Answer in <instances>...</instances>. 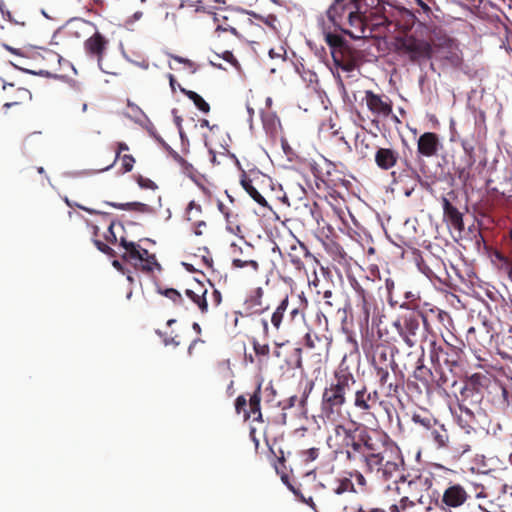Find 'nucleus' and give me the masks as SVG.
<instances>
[{
    "label": "nucleus",
    "instance_id": "nucleus-9",
    "mask_svg": "<svg viewBox=\"0 0 512 512\" xmlns=\"http://www.w3.org/2000/svg\"><path fill=\"white\" fill-rule=\"evenodd\" d=\"M399 50L411 61H421L432 58L433 45L414 36H406L399 41Z\"/></svg>",
    "mask_w": 512,
    "mask_h": 512
},
{
    "label": "nucleus",
    "instance_id": "nucleus-52",
    "mask_svg": "<svg viewBox=\"0 0 512 512\" xmlns=\"http://www.w3.org/2000/svg\"><path fill=\"white\" fill-rule=\"evenodd\" d=\"M170 133L167 135V138L173 145H176L179 141L183 143L184 141V132L183 130H168Z\"/></svg>",
    "mask_w": 512,
    "mask_h": 512
},
{
    "label": "nucleus",
    "instance_id": "nucleus-55",
    "mask_svg": "<svg viewBox=\"0 0 512 512\" xmlns=\"http://www.w3.org/2000/svg\"><path fill=\"white\" fill-rule=\"evenodd\" d=\"M137 183L141 188L144 189H156V184L149 178H145L143 176H138Z\"/></svg>",
    "mask_w": 512,
    "mask_h": 512
},
{
    "label": "nucleus",
    "instance_id": "nucleus-63",
    "mask_svg": "<svg viewBox=\"0 0 512 512\" xmlns=\"http://www.w3.org/2000/svg\"><path fill=\"white\" fill-rule=\"evenodd\" d=\"M436 373H439L440 376L439 378L436 380V384L439 388H444V386L447 384L448 382V378L444 375V373L441 371V367L438 368V371Z\"/></svg>",
    "mask_w": 512,
    "mask_h": 512
},
{
    "label": "nucleus",
    "instance_id": "nucleus-26",
    "mask_svg": "<svg viewBox=\"0 0 512 512\" xmlns=\"http://www.w3.org/2000/svg\"><path fill=\"white\" fill-rule=\"evenodd\" d=\"M328 345L327 338L321 337L315 332H308L304 337V346L319 356L328 352Z\"/></svg>",
    "mask_w": 512,
    "mask_h": 512
},
{
    "label": "nucleus",
    "instance_id": "nucleus-6",
    "mask_svg": "<svg viewBox=\"0 0 512 512\" xmlns=\"http://www.w3.org/2000/svg\"><path fill=\"white\" fill-rule=\"evenodd\" d=\"M362 101L365 102L367 108L371 111L374 116L372 122L377 126L380 124L386 126L399 122L398 118L392 114V107L388 97L380 96L367 90Z\"/></svg>",
    "mask_w": 512,
    "mask_h": 512
},
{
    "label": "nucleus",
    "instance_id": "nucleus-44",
    "mask_svg": "<svg viewBox=\"0 0 512 512\" xmlns=\"http://www.w3.org/2000/svg\"><path fill=\"white\" fill-rule=\"evenodd\" d=\"M289 490L298 498L299 501L302 503H305L309 507H311L313 510L316 511V504L314 503L312 497L306 498L298 488H295L293 485H289Z\"/></svg>",
    "mask_w": 512,
    "mask_h": 512
},
{
    "label": "nucleus",
    "instance_id": "nucleus-40",
    "mask_svg": "<svg viewBox=\"0 0 512 512\" xmlns=\"http://www.w3.org/2000/svg\"><path fill=\"white\" fill-rule=\"evenodd\" d=\"M182 91L188 96L189 99H191L194 102L195 106L199 110L205 113L209 111V104L196 92L186 91L184 89Z\"/></svg>",
    "mask_w": 512,
    "mask_h": 512
},
{
    "label": "nucleus",
    "instance_id": "nucleus-17",
    "mask_svg": "<svg viewBox=\"0 0 512 512\" xmlns=\"http://www.w3.org/2000/svg\"><path fill=\"white\" fill-rule=\"evenodd\" d=\"M263 294L264 291L261 287L253 290L244 300L241 305V309L236 314L241 317H249L253 315L262 314L268 309V306L263 305Z\"/></svg>",
    "mask_w": 512,
    "mask_h": 512
},
{
    "label": "nucleus",
    "instance_id": "nucleus-12",
    "mask_svg": "<svg viewBox=\"0 0 512 512\" xmlns=\"http://www.w3.org/2000/svg\"><path fill=\"white\" fill-rule=\"evenodd\" d=\"M475 443L476 440L473 432L470 430H459L450 436L447 450L450 451L454 458H460L465 453L471 451Z\"/></svg>",
    "mask_w": 512,
    "mask_h": 512
},
{
    "label": "nucleus",
    "instance_id": "nucleus-14",
    "mask_svg": "<svg viewBox=\"0 0 512 512\" xmlns=\"http://www.w3.org/2000/svg\"><path fill=\"white\" fill-rule=\"evenodd\" d=\"M420 271L429 279L444 283L447 279V271L444 262L435 255H429L418 263Z\"/></svg>",
    "mask_w": 512,
    "mask_h": 512
},
{
    "label": "nucleus",
    "instance_id": "nucleus-48",
    "mask_svg": "<svg viewBox=\"0 0 512 512\" xmlns=\"http://www.w3.org/2000/svg\"><path fill=\"white\" fill-rule=\"evenodd\" d=\"M351 512H386V510L380 507L370 506L368 504H357L351 507Z\"/></svg>",
    "mask_w": 512,
    "mask_h": 512
},
{
    "label": "nucleus",
    "instance_id": "nucleus-5",
    "mask_svg": "<svg viewBox=\"0 0 512 512\" xmlns=\"http://www.w3.org/2000/svg\"><path fill=\"white\" fill-rule=\"evenodd\" d=\"M363 350L371 357V365L373 368L379 367H397L394 359V351L396 348L386 340L381 339V335L377 339H365L362 341Z\"/></svg>",
    "mask_w": 512,
    "mask_h": 512
},
{
    "label": "nucleus",
    "instance_id": "nucleus-36",
    "mask_svg": "<svg viewBox=\"0 0 512 512\" xmlns=\"http://www.w3.org/2000/svg\"><path fill=\"white\" fill-rule=\"evenodd\" d=\"M127 115L133 119L135 124L141 126L142 128H147L149 119L137 105L129 102L127 107Z\"/></svg>",
    "mask_w": 512,
    "mask_h": 512
},
{
    "label": "nucleus",
    "instance_id": "nucleus-62",
    "mask_svg": "<svg viewBox=\"0 0 512 512\" xmlns=\"http://www.w3.org/2000/svg\"><path fill=\"white\" fill-rule=\"evenodd\" d=\"M2 47H3L6 51H8V52H10V53H12V54H14V55H16V56L26 57V54H25L21 49L14 48V47H12V46H10V45H8V44H5V43H4V44H2Z\"/></svg>",
    "mask_w": 512,
    "mask_h": 512
},
{
    "label": "nucleus",
    "instance_id": "nucleus-54",
    "mask_svg": "<svg viewBox=\"0 0 512 512\" xmlns=\"http://www.w3.org/2000/svg\"><path fill=\"white\" fill-rule=\"evenodd\" d=\"M484 379V376L481 374H473L465 383V385L471 387V388H478L482 386L481 381Z\"/></svg>",
    "mask_w": 512,
    "mask_h": 512
},
{
    "label": "nucleus",
    "instance_id": "nucleus-2",
    "mask_svg": "<svg viewBox=\"0 0 512 512\" xmlns=\"http://www.w3.org/2000/svg\"><path fill=\"white\" fill-rule=\"evenodd\" d=\"M355 376L347 368H341L334 374V380L326 387L322 394L321 417L324 422L335 424L343 417V406L346 404V395L356 386Z\"/></svg>",
    "mask_w": 512,
    "mask_h": 512
},
{
    "label": "nucleus",
    "instance_id": "nucleus-46",
    "mask_svg": "<svg viewBox=\"0 0 512 512\" xmlns=\"http://www.w3.org/2000/svg\"><path fill=\"white\" fill-rule=\"evenodd\" d=\"M314 381L311 380V379H307L305 382H304V386H303V392H302V396H301V400H300V404L302 407L305 406L306 404V401L310 395V393L312 392V390L314 389Z\"/></svg>",
    "mask_w": 512,
    "mask_h": 512
},
{
    "label": "nucleus",
    "instance_id": "nucleus-7",
    "mask_svg": "<svg viewBox=\"0 0 512 512\" xmlns=\"http://www.w3.org/2000/svg\"><path fill=\"white\" fill-rule=\"evenodd\" d=\"M366 285L372 284L369 278H366ZM352 287L358 298V306H360L361 312L359 315V323L361 327L368 328L369 320L371 315L376 310V300L368 286H364L361 283L354 281Z\"/></svg>",
    "mask_w": 512,
    "mask_h": 512
},
{
    "label": "nucleus",
    "instance_id": "nucleus-13",
    "mask_svg": "<svg viewBox=\"0 0 512 512\" xmlns=\"http://www.w3.org/2000/svg\"><path fill=\"white\" fill-rule=\"evenodd\" d=\"M288 308L289 297L286 295L276 306V308L274 309L270 316L271 327L269 326L268 320L266 318L261 319L263 335L265 337H269L271 334H276L281 330L282 325L284 324L285 314L288 311Z\"/></svg>",
    "mask_w": 512,
    "mask_h": 512
},
{
    "label": "nucleus",
    "instance_id": "nucleus-28",
    "mask_svg": "<svg viewBox=\"0 0 512 512\" xmlns=\"http://www.w3.org/2000/svg\"><path fill=\"white\" fill-rule=\"evenodd\" d=\"M202 207L199 204H196L194 201H191L187 207V220L193 222V232L197 236H201L203 234V229L206 228V222L204 220H199L197 216L201 214Z\"/></svg>",
    "mask_w": 512,
    "mask_h": 512
},
{
    "label": "nucleus",
    "instance_id": "nucleus-58",
    "mask_svg": "<svg viewBox=\"0 0 512 512\" xmlns=\"http://www.w3.org/2000/svg\"><path fill=\"white\" fill-rule=\"evenodd\" d=\"M253 348L257 355L266 356L269 354V347L266 344H259L258 342H254Z\"/></svg>",
    "mask_w": 512,
    "mask_h": 512
},
{
    "label": "nucleus",
    "instance_id": "nucleus-56",
    "mask_svg": "<svg viewBox=\"0 0 512 512\" xmlns=\"http://www.w3.org/2000/svg\"><path fill=\"white\" fill-rule=\"evenodd\" d=\"M349 475H350V477H349L350 479H351V477L355 478L356 483H357L360 487H362V488H366V486H367V480H366V478L364 477V475H363L361 472H359V471L355 470V471H353V472H350V474H349Z\"/></svg>",
    "mask_w": 512,
    "mask_h": 512
},
{
    "label": "nucleus",
    "instance_id": "nucleus-8",
    "mask_svg": "<svg viewBox=\"0 0 512 512\" xmlns=\"http://www.w3.org/2000/svg\"><path fill=\"white\" fill-rule=\"evenodd\" d=\"M432 58L453 67H459L463 60L459 45L451 38H442L433 45Z\"/></svg>",
    "mask_w": 512,
    "mask_h": 512
},
{
    "label": "nucleus",
    "instance_id": "nucleus-49",
    "mask_svg": "<svg viewBox=\"0 0 512 512\" xmlns=\"http://www.w3.org/2000/svg\"><path fill=\"white\" fill-rule=\"evenodd\" d=\"M476 140L475 135L473 134L471 138L465 137L462 139V147L464 151L469 155V157H472V153L475 149Z\"/></svg>",
    "mask_w": 512,
    "mask_h": 512
},
{
    "label": "nucleus",
    "instance_id": "nucleus-47",
    "mask_svg": "<svg viewBox=\"0 0 512 512\" xmlns=\"http://www.w3.org/2000/svg\"><path fill=\"white\" fill-rule=\"evenodd\" d=\"M241 11L244 12V10H241ZM245 13H247L250 16H253L254 18L260 19L261 21H263L269 27H271L273 29H276V27H275V23L277 22L276 16L268 15L267 17H263V16H260V15L256 14L253 11H245Z\"/></svg>",
    "mask_w": 512,
    "mask_h": 512
},
{
    "label": "nucleus",
    "instance_id": "nucleus-21",
    "mask_svg": "<svg viewBox=\"0 0 512 512\" xmlns=\"http://www.w3.org/2000/svg\"><path fill=\"white\" fill-rule=\"evenodd\" d=\"M183 172L202 190L206 196L211 195L210 183L207 178L200 174L190 163L183 158L179 159Z\"/></svg>",
    "mask_w": 512,
    "mask_h": 512
},
{
    "label": "nucleus",
    "instance_id": "nucleus-32",
    "mask_svg": "<svg viewBox=\"0 0 512 512\" xmlns=\"http://www.w3.org/2000/svg\"><path fill=\"white\" fill-rule=\"evenodd\" d=\"M240 183L243 189L256 203L262 207H268L266 199L258 192V190L253 185V181L246 175V173L242 174Z\"/></svg>",
    "mask_w": 512,
    "mask_h": 512
},
{
    "label": "nucleus",
    "instance_id": "nucleus-29",
    "mask_svg": "<svg viewBox=\"0 0 512 512\" xmlns=\"http://www.w3.org/2000/svg\"><path fill=\"white\" fill-rule=\"evenodd\" d=\"M462 355V349L445 342V351L441 357V365L445 364L452 372L455 367L459 366Z\"/></svg>",
    "mask_w": 512,
    "mask_h": 512
},
{
    "label": "nucleus",
    "instance_id": "nucleus-23",
    "mask_svg": "<svg viewBox=\"0 0 512 512\" xmlns=\"http://www.w3.org/2000/svg\"><path fill=\"white\" fill-rule=\"evenodd\" d=\"M186 296L195 303L202 314L208 312V303L206 300L207 289L200 282H196L193 287L185 290Z\"/></svg>",
    "mask_w": 512,
    "mask_h": 512
},
{
    "label": "nucleus",
    "instance_id": "nucleus-10",
    "mask_svg": "<svg viewBox=\"0 0 512 512\" xmlns=\"http://www.w3.org/2000/svg\"><path fill=\"white\" fill-rule=\"evenodd\" d=\"M205 146L212 155L213 163L216 162V154L225 155L229 152L231 143L230 135L227 130H208L204 135Z\"/></svg>",
    "mask_w": 512,
    "mask_h": 512
},
{
    "label": "nucleus",
    "instance_id": "nucleus-20",
    "mask_svg": "<svg viewBox=\"0 0 512 512\" xmlns=\"http://www.w3.org/2000/svg\"><path fill=\"white\" fill-rule=\"evenodd\" d=\"M376 139L377 134L372 130H360L354 136L355 149L366 157L370 151L377 148Z\"/></svg>",
    "mask_w": 512,
    "mask_h": 512
},
{
    "label": "nucleus",
    "instance_id": "nucleus-19",
    "mask_svg": "<svg viewBox=\"0 0 512 512\" xmlns=\"http://www.w3.org/2000/svg\"><path fill=\"white\" fill-rule=\"evenodd\" d=\"M287 256L289 262L298 271H301L305 268L304 260L312 257L305 244L299 240H295L293 243H291Z\"/></svg>",
    "mask_w": 512,
    "mask_h": 512
},
{
    "label": "nucleus",
    "instance_id": "nucleus-24",
    "mask_svg": "<svg viewBox=\"0 0 512 512\" xmlns=\"http://www.w3.org/2000/svg\"><path fill=\"white\" fill-rule=\"evenodd\" d=\"M459 412L455 411L457 423L461 430H470L475 433L474 425L476 423L474 412L465 403H458Z\"/></svg>",
    "mask_w": 512,
    "mask_h": 512
},
{
    "label": "nucleus",
    "instance_id": "nucleus-39",
    "mask_svg": "<svg viewBox=\"0 0 512 512\" xmlns=\"http://www.w3.org/2000/svg\"><path fill=\"white\" fill-rule=\"evenodd\" d=\"M157 291L159 294L170 299L176 305H182L184 302V299H183L181 293L174 288L162 289L159 287Z\"/></svg>",
    "mask_w": 512,
    "mask_h": 512
},
{
    "label": "nucleus",
    "instance_id": "nucleus-1",
    "mask_svg": "<svg viewBox=\"0 0 512 512\" xmlns=\"http://www.w3.org/2000/svg\"><path fill=\"white\" fill-rule=\"evenodd\" d=\"M326 443L335 454H344L347 461L363 462L365 472H375L382 481H393L398 493L401 489L399 484L406 483L402 473L403 457L386 434L370 433L366 427L351 429L343 424H335Z\"/></svg>",
    "mask_w": 512,
    "mask_h": 512
},
{
    "label": "nucleus",
    "instance_id": "nucleus-41",
    "mask_svg": "<svg viewBox=\"0 0 512 512\" xmlns=\"http://www.w3.org/2000/svg\"><path fill=\"white\" fill-rule=\"evenodd\" d=\"M495 257L500 261V270L512 280V260L500 252H496Z\"/></svg>",
    "mask_w": 512,
    "mask_h": 512
},
{
    "label": "nucleus",
    "instance_id": "nucleus-43",
    "mask_svg": "<svg viewBox=\"0 0 512 512\" xmlns=\"http://www.w3.org/2000/svg\"><path fill=\"white\" fill-rule=\"evenodd\" d=\"M320 455V449L316 447H312L309 449L302 450L300 452V456L302 458V461L305 463H310L318 459Z\"/></svg>",
    "mask_w": 512,
    "mask_h": 512
},
{
    "label": "nucleus",
    "instance_id": "nucleus-18",
    "mask_svg": "<svg viewBox=\"0 0 512 512\" xmlns=\"http://www.w3.org/2000/svg\"><path fill=\"white\" fill-rule=\"evenodd\" d=\"M107 41L105 38L99 33L95 32L91 37L84 41V50L90 57H96L98 61V66L100 69L102 58L104 52L106 50Z\"/></svg>",
    "mask_w": 512,
    "mask_h": 512
},
{
    "label": "nucleus",
    "instance_id": "nucleus-57",
    "mask_svg": "<svg viewBox=\"0 0 512 512\" xmlns=\"http://www.w3.org/2000/svg\"><path fill=\"white\" fill-rule=\"evenodd\" d=\"M280 143H281V147L283 149V152L285 153V155L287 157H292L295 155V152L294 150L292 149V147L290 146V144L288 143V140L285 138V137H281L280 138Z\"/></svg>",
    "mask_w": 512,
    "mask_h": 512
},
{
    "label": "nucleus",
    "instance_id": "nucleus-15",
    "mask_svg": "<svg viewBox=\"0 0 512 512\" xmlns=\"http://www.w3.org/2000/svg\"><path fill=\"white\" fill-rule=\"evenodd\" d=\"M448 196L441 197V204L443 208V220L450 227L458 232H462L464 230V220L463 214L455 207L450 198H455V193L453 191L448 193Z\"/></svg>",
    "mask_w": 512,
    "mask_h": 512
},
{
    "label": "nucleus",
    "instance_id": "nucleus-42",
    "mask_svg": "<svg viewBox=\"0 0 512 512\" xmlns=\"http://www.w3.org/2000/svg\"><path fill=\"white\" fill-rule=\"evenodd\" d=\"M111 206L123 210H134L137 212H146L148 210V206L144 203L140 202H133V203H127V204H115V203H109Z\"/></svg>",
    "mask_w": 512,
    "mask_h": 512
},
{
    "label": "nucleus",
    "instance_id": "nucleus-11",
    "mask_svg": "<svg viewBox=\"0 0 512 512\" xmlns=\"http://www.w3.org/2000/svg\"><path fill=\"white\" fill-rule=\"evenodd\" d=\"M354 391V407L364 414H371L372 409L380 402L378 390L368 391L364 384H356Z\"/></svg>",
    "mask_w": 512,
    "mask_h": 512
},
{
    "label": "nucleus",
    "instance_id": "nucleus-4",
    "mask_svg": "<svg viewBox=\"0 0 512 512\" xmlns=\"http://www.w3.org/2000/svg\"><path fill=\"white\" fill-rule=\"evenodd\" d=\"M120 245L125 249L122 259L131 263L135 269L151 273L155 268H161L156 256L149 253L147 249L142 248L139 244L127 241L121 237Z\"/></svg>",
    "mask_w": 512,
    "mask_h": 512
},
{
    "label": "nucleus",
    "instance_id": "nucleus-30",
    "mask_svg": "<svg viewBox=\"0 0 512 512\" xmlns=\"http://www.w3.org/2000/svg\"><path fill=\"white\" fill-rule=\"evenodd\" d=\"M233 253L235 254L239 251V256H234L232 258V267L236 269L246 268L253 273H257L259 270V264L256 260L249 259L243 255L242 249L237 247L235 244L232 245Z\"/></svg>",
    "mask_w": 512,
    "mask_h": 512
},
{
    "label": "nucleus",
    "instance_id": "nucleus-16",
    "mask_svg": "<svg viewBox=\"0 0 512 512\" xmlns=\"http://www.w3.org/2000/svg\"><path fill=\"white\" fill-rule=\"evenodd\" d=\"M468 499L469 494L463 486L452 484L444 490L441 505L444 510L456 509L463 506Z\"/></svg>",
    "mask_w": 512,
    "mask_h": 512
},
{
    "label": "nucleus",
    "instance_id": "nucleus-53",
    "mask_svg": "<svg viewBox=\"0 0 512 512\" xmlns=\"http://www.w3.org/2000/svg\"><path fill=\"white\" fill-rule=\"evenodd\" d=\"M114 225H115V222L113 220H111L108 223L107 232L104 234L105 240L111 244H115L117 242V237L114 232Z\"/></svg>",
    "mask_w": 512,
    "mask_h": 512
},
{
    "label": "nucleus",
    "instance_id": "nucleus-3",
    "mask_svg": "<svg viewBox=\"0 0 512 512\" xmlns=\"http://www.w3.org/2000/svg\"><path fill=\"white\" fill-rule=\"evenodd\" d=\"M392 326L402 341L412 348L421 343L427 329V319L423 315L410 313L396 319Z\"/></svg>",
    "mask_w": 512,
    "mask_h": 512
},
{
    "label": "nucleus",
    "instance_id": "nucleus-22",
    "mask_svg": "<svg viewBox=\"0 0 512 512\" xmlns=\"http://www.w3.org/2000/svg\"><path fill=\"white\" fill-rule=\"evenodd\" d=\"M261 383H259L249 398V409L245 410L244 420L252 418L254 422H264L261 412Z\"/></svg>",
    "mask_w": 512,
    "mask_h": 512
},
{
    "label": "nucleus",
    "instance_id": "nucleus-25",
    "mask_svg": "<svg viewBox=\"0 0 512 512\" xmlns=\"http://www.w3.org/2000/svg\"><path fill=\"white\" fill-rule=\"evenodd\" d=\"M399 158V154L389 148H378L375 153V163L382 170L393 168Z\"/></svg>",
    "mask_w": 512,
    "mask_h": 512
},
{
    "label": "nucleus",
    "instance_id": "nucleus-60",
    "mask_svg": "<svg viewBox=\"0 0 512 512\" xmlns=\"http://www.w3.org/2000/svg\"><path fill=\"white\" fill-rule=\"evenodd\" d=\"M324 305L330 308L334 307L333 293L331 290H326L323 293Z\"/></svg>",
    "mask_w": 512,
    "mask_h": 512
},
{
    "label": "nucleus",
    "instance_id": "nucleus-51",
    "mask_svg": "<svg viewBox=\"0 0 512 512\" xmlns=\"http://www.w3.org/2000/svg\"><path fill=\"white\" fill-rule=\"evenodd\" d=\"M247 403L249 404V400L246 399L244 395H239L235 400V411L237 414H240L243 412L245 413V410H247Z\"/></svg>",
    "mask_w": 512,
    "mask_h": 512
},
{
    "label": "nucleus",
    "instance_id": "nucleus-34",
    "mask_svg": "<svg viewBox=\"0 0 512 512\" xmlns=\"http://www.w3.org/2000/svg\"><path fill=\"white\" fill-rule=\"evenodd\" d=\"M482 399L481 389L471 388L467 385L460 391V399H458V403H465L466 405H476Z\"/></svg>",
    "mask_w": 512,
    "mask_h": 512
},
{
    "label": "nucleus",
    "instance_id": "nucleus-64",
    "mask_svg": "<svg viewBox=\"0 0 512 512\" xmlns=\"http://www.w3.org/2000/svg\"><path fill=\"white\" fill-rule=\"evenodd\" d=\"M289 316L292 321H294L297 318H303V313L299 310L298 307H292L289 309Z\"/></svg>",
    "mask_w": 512,
    "mask_h": 512
},
{
    "label": "nucleus",
    "instance_id": "nucleus-59",
    "mask_svg": "<svg viewBox=\"0 0 512 512\" xmlns=\"http://www.w3.org/2000/svg\"><path fill=\"white\" fill-rule=\"evenodd\" d=\"M149 132L167 151L172 152V145L166 142L161 136L157 135L155 130H149Z\"/></svg>",
    "mask_w": 512,
    "mask_h": 512
},
{
    "label": "nucleus",
    "instance_id": "nucleus-35",
    "mask_svg": "<svg viewBox=\"0 0 512 512\" xmlns=\"http://www.w3.org/2000/svg\"><path fill=\"white\" fill-rule=\"evenodd\" d=\"M397 367H379L374 368L376 376L378 378V383L381 388L387 387L388 389V395L390 393L397 391V386L393 385L391 382H389L390 379V371H394Z\"/></svg>",
    "mask_w": 512,
    "mask_h": 512
},
{
    "label": "nucleus",
    "instance_id": "nucleus-50",
    "mask_svg": "<svg viewBox=\"0 0 512 512\" xmlns=\"http://www.w3.org/2000/svg\"><path fill=\"white\" fill-rule=\"evenodd\" d=\"M121 165L123 172H130L133 169L135 158L132 155L124 154L123 156L120 155Z\"/></svg>",
    "mask_w": 512,
    "mask_h": 512
},
{
    "label": "nucleus",
    "instance_id": "nucleus-37",
    "mask_svg": "<svg viewBox=\"0 0 512 512\" xmlns=\"http://www.w3.org/2000/svg\"><path fill=\"white\" fill-rule=\"evenodd\" d=\"M408 488L411 491V497L420 500L421 496L418 497L417 491L421 488H428L430 486L429 478L417 477L407 482Z\"/></svg>",
    "mask_w": 512,
    "mask_h": 512
},
{
    "label": "nucleus",
    "instance_id": "nucleus-45",
    "mask_svg": "<svg viewBox=\"0 0 512 512\" xmlns=\"http://www.w3.org/2000/svg\"><path fill=\"white\" fill-rule=\"evenodd\" d=\"M127 150H129V147L126 143L117 142L116 149H115V157H114L112 163L101 170L106 171V170H109L110 168H112L115 165V163L117 162V160H119L121 153L123 151H127Z\"/></svg>",
    "mask_w": 512,
    "mask_h": 512
},
{
    "label": "nucleus",
    "instance_id": "nucleus-27",
    "mask_svg": "<svg viewBox=\"0 0 512 512\" xmlns=\"http://www.w3.org/2000/svg\"><path fill=\"white\" fill-rule=\"evenodd\" d=\"M438 136L432 132H426L420 136L418 141V151L425 156H432L438 150Z\"/></svg>",
    "mask_w": 512,
    "mask_h": 512
},
{
    "label": "nucleus",
    "instance_id": "nucleus-61",
    "mask_svg": "<svg viewBox=\"0 0 512 512\" xmlns=\"http://www.w3.org/2000/svg\"><path fill=\"white\" fill-rule=\"evenodd\" d=\"M222 58L231 63L233 66L235 67H238L239 66V63L237 61V59L234 57L233 53L230 52V51H225L223 54H222Z\"/></svg>",
    "mask_w": 512,
    "mask_h": 512
},
{
    "label": "nucleus",
    "instance_id": "nucleus-33",
    "mask_svg": "<svg viewBox=\"0 0 512 512\" xmlns=\"http://www.w3.org/2000/svg\"><path fill=\"white\" fill-rule=\"evenodd\" d=\"M429 437L437 449H447L450 436L443 425L433 427L430 430Z\"/></svg>",
    "mask_w": 512,
    "mask_h": 512
},
{
    "label": "nucleus",
    "instance_id": "nucleus-38",
    "mask_svg": "<svg viewBox=\"0 0 512 512\" xmlns=\"http://www.w3.org/2000/svg\"><path fill=\"white\" fill-rule=\"evenodd\" d=\"M336 487L333 489L334 493L341 495L345 492H355L354 484L348 477L339 478L336 480Z\"/></svg>",
    "mask_w": 512,
    "mask_h": 512
},
{
    "label": "nucleus",
    "instance_id": "nucleus-31",
    "mask_svg": "<svg viewBox=\"0 0 512 512\" xmlns=\"http://www.w3.org/2000/svg\"><path fill=\"white\" fill-rule=\"evenodd\" d=\"M425 342L428 343L429 356L434 364L435 372L441 367V357L444 355L445 343H439L435 339V335H431V338H425Z\"/></svg>",
    "mask_w": 512,
    "mask_h": 512
}]
</instances>
